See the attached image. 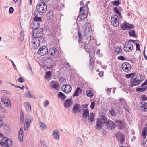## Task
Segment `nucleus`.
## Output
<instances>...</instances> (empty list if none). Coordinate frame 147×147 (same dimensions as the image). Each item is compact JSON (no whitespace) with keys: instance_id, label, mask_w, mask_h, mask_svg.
I'll list each match as a JSON object with an SVG mask.
<instances>
[{"instance_id":"1","label":"nucleus","mask_w":147,"mask_h":147,"mask_svg":"<svg viewBox=\"0 0 147 147\" xmlns=\"http://www.w3.org/2000/svg\"><path fill=\"white\" fill-rule=\"evenodd\" d=\"M43 28H39L35 29L33 32L32 35L34 38L32 40V46L34 49H37L40 43L44 42L45 38L43 36Z\"/></svg>"},{"instance_id":"2","label":"nucleus","mask_w":147,"mask_h":147,"mask_svg":"<svg viewBox=\"0 0 147 147\" xmlns=\"http://www.w3.org/2000/svg\"><path fill=\"white\" fill-rule=\"evenodd\" d=\"M90 3V1H87L86 2V4L84 7H83V11L82 13L81 14V13H80L77 17V19H78V18H79V20H80V21L82 22V21H84L86 20V22L85 23H84V27L86 29H87L88 26V24H89V22H88V20H87V16L88 14H87L86 16L84 18V19H82V16H84L85 14L84 11H88L89 10V8L88 6V5Z\"/></svg>"},{"instance_id":"3","label":"nucleus","mask_w":147,"mask_h":147,"mask_svg":"<svg viewBox=\"0 0 147 147\" xmlns=\"http://www.w3.org/2000/svg\"><path fill=\"white\" fill-rule=\"evenodd\" d=\"M44 62V64L48 69H50L55 67V61L53 59H51L50 57L46 58Z\"/></svg>"},{"instance_id":"4","label":"nucleus","mask_w":147,"mask_h":147,"mask_svg":"<svg viewBox=\"0 0 147 147\" xmlns=\"http://www.w3.org/2000/svg\"><path fill=\"white\" fill-rule=\"evenodd\" d=\"M47 6L45 3H39L37 5L36 9L37 11L40 13H45L47 9Z\"/></svg>"},{"instance_id":"5","label":"nucleus","mask_w":147,"mask_h":147,"mask_svg":"<svg viewBox=\"0 0 147 147\" xmlns=\"http://www.w3.org/2000/svg\"><path fill=\"white\" fill-rule=\"evenodd\" d=\"M110 114L111 116H118L120 115V110L117 107H112L109 111Z\"/></svg>"},{"instance_id":"6","label":"nucleus","mask_w":147,"mask_h":147,"mask_svg":"<svg viewBox=\"0 0 147 147\" xmlns=\"http://www.w3.org/2000/svg\"><path fill=\"white\" fill-rule=\"evenodd\" d=\"M116 126L119 129H123L125 127V123L124 121L122 120L116 119L114 121Z\"/></svg>"},{"instance_id":"7","label":"nucleus","mask_w":147,"mask_h":147,"mask_svg":"<svg viewBox=\"0 0 147 147\" xmlns=\"http://www.w3.org/2000/svg\"><path fill=\"white\" fill-rule=\"evenodd\" d=\"M122 69L125 72H129L131 68V67L130 64L127 62L123 63L122 65Z\"/></svg>"},{"instance_id":"8","label":"nucleus","mask_w":147,"mask_h":147,"mask_svg":"<svg viewBox=\"0 0 147 147\" xmlns=\"http://www.w3.org/2000/svg\"><path fill=\"white\" fill-rule=\"evenodd\" d=\"M48 49L47 47L45 46H42L40 47L38 50L39 54L42 56L45 55L48 53Z\"/></svg>"},{"instance_id":"9","label":"nucleus","mask_w":147,"mask_h":147,"mask_svg":"<svg viewBox=\"0 0 147 147\" xmlns=\"http://www.w3.org/2000/svg\"><path fill=\"white\" fill-rule=\"evenodd\" d=\"M130 83L131 85L130 87H133V86H136L139 85L141 83L140 80L136 77L131 78L130 79Z\"/></svg>"},{"instance_id":"10","label":"nucleus","mask_w":147,"mask_h":147,"mask_svg":"<svg viewBox=\"0 0 147 147\" xmlns=\"http://www.w3.org/2000/svg\"><path fill=\"white\" fill-rule=\"evenodd\" d=\"M124 50L126 52H129L133 48L132 43L129 41L126 42L124 45Z\"/></svg>"},{"instance_id":"11","label":"nucleus","mask_w":147,"mask_h":147,"mask_svg":"<svg viewBox=\"0 0 147 147\" xmlns=\"http://www.w3.org/2000/svg\"><path fill=\"white\" fill-rule=\"evenodd\" d=\"M57 52V50L55 47H53L48 51L47 55L49 56H54Z\"/></svg>"},{"instance_id":"12","label":"nucleus","mask_w":147,"mask_h":147,"mask_svg":"<svg viewBox=\"0 0 147 147\" xmlns=\"http://www.w3.org/2000/svg\"><path fill=\"white\" fill-rule=\"evenodd\" d=\"M106 124L107 128L109 129H114L116 127L115 123L110 120H108Z\"/></svg>"},{"instance_id":"13","label":"nucleus","mask_w":147,"mask_h":147,"mask_svg":"<svg viewBox=\"0 0 147 147\" xmlns=\"http://www.w3.org/2000/svg\"><path fill=\"white\" fill-rule=\"evenodd\" d=\"M1 99V101L4 103L5 106L8 107L10 106L11 101L9 100V99L8 98L6 97H2Z\"/></svg>"},{"instance_id":"14","label":"nucleus","mask_w":147,"mask_h":147,"mask_svg":"<svg viewBox=\"0 0 147 147\" xmlns=\"http://www.w3.org/2000/svg\"><path fill=\"white\" fill-rule=\"evenodd\" d=\"M80 106V105L79 104H74L73 105V108L72 109L73 111L76 113L81 111L82 110L79 108Z\"/></svg>"},{"instance_id":"15","label":"nucleus","mask_w":147,"mask_h":147,"mask_svg":"<svg viewBox=\"0 0 147 147\" xmlns=\"http://www.w3.org/2000/svg\"><path fill=\"white\" fill-rule=\"evenodd\" d=\"M116 136L117 137L119 136V137L118 138V140L121 144H123L124 142L125 138L124 135L122 133L119 132L116 134Z\"/></svg>"},{"instance_id":"16","label":"nucleus","mask_w":147,"mask_h":147,"mask_svg":"<svg viewBox=\"0 0 147 147\" xmlns=\"http://www.w3.org/2000/svg\"><path fill=\"white\" fill-rule=\"evenodd\" d=\"M73 104V100L71 99H66L64 103V106L65 108L71 107Z\"/></svg>"},{"instance_id":"17","label":"nucleus","mask_w":147,"mask_h":147,"mask_svg":"<svg viewBox=\"0 0 147 147\" xmlns=\"http://www.w3.org/2000/svg\"><path fill=\"white\" fill-rule=\"evenodd\" d=\"M119 19L118 18H114V17H112L111 19V24L115 27H117L119 25Z\"/></svg>"},{"instance_id":"18","label":"nucleus","mask_w":147,"mask_h":147,"mask_svg":"<svg viewBox=\"0 0 147 147\" xmlns=\"http://www.w3.org/2000/svg\"><path fill=\"white\" fill-rule=\"evenodd\" d=\"M51 86L56 90H58L59 87V84L56 81H51L50 83Z\"/></svg>"},{"instance_id":"19","label":"nucleus","mask_w":147,"mask_h":147,"mask_svg":"<svg viewBox=\"0 0 147 147\" xmlns=\"http://www.w3.org/2000/svg\"><path fill=\"white\" fill-rule=\"evenodd\" d=\"M65 88H64V90H62L65 93L68 94L70 93L72 89L71 86L68 84H65Z\"/></svg>"},{"instance_id":"20","label":"nucleus","mask_w":147,"mask_h":147,"mask_svg":"<svg viewBox=\"0 0 147 147\" xmlns=\"http://www.w3.org/2000/svg\"><path fill=\"white\" fill-rule=\"evenodd\" d=\"M84 47L86 51L90 55L92 52L94 48L93 46L92 45L84 46Z\"/></svg>"},{"instance_id":"21","label":"nucleus","mask_w":147,"mask_h":147,"mask_svg":"<svg viewBox=\"0 0 147 147\" xmlns=\"http://www.w3.org/2000/svg\"><path fill=\"white\" fill-rule=\"evenodd\" d=\"M39 24H40L38 22L33 21L30 27L32 29L34 30L35 29L39 28L38 27L39 26Z\"/></svg>"},{"instance_id":"22","label":"nucleus","mask_w":147,"mask_h":147,"mask_svg":"<svg viewBox=\"0 0 147 147\" xmlns=\"http://www.w3.org/2000/svg\"><path fill=\"white\" fill-rule=\"evenodd\" d=\"M59 132L57 130H55L53 133V136L56 140H58L59 138Z\"/></svg>"},{"instance_id":"23","label":"nucleus","mask_w":147,"mask_h":147,"mask_svg":"<svg viewBox=\"0 0 147 147\" xmlns=\"http://www.w3.org/2000/svg\"><path fill=\"white\" fill-rule=\"evenodd\" d=\"M97 120L101 121L103 124H106L108 121L107 120V119L105 116L103 115H101L99 119H97Z\"/></svg>"},{"instance_id":"24","label":"nucleus","mask_w":147,"mask_h":147,"mask_svg":"<svg viewBox=\"0 0 147 147\" xmlns=\"http://www.w3.org/2000/svg\"><path fill=\"white\" fill-rule=\"evenodd\" d=\"M82 117L86 119L89 116V110L88 109H84L83 111Z\"/></svg>"},{"instance_id":"25","label":"nucleus","mask_w":147,"mask_h":147,"mask_svg":"<svg viewBox=\"0 0 147 147\" xmlns=\"http://www.w3.org/2000/svg\"><path fill=\"white\" fill-rule=\"evenodd\" d=\"M103 123L101 122L100 121L97 120L96 125V128L97 129H100L103 127Z\"/></svg>"},{"instance_id":"26","label":"nucleus","mask_w":147,"mask_h":147,"mask_svg":"<svg viewBox=\"0 0 147 147\" xmlns=\"http://www.w3.org/2000/svg\"><path fill=\"white\" fill-rule=\"evenodd\" d=\"M127 23L125 22V23L121 24L120 25V27L121 29L124 30H129V26Z\"/></svg>"},{"instance_id":"27","label":"nucleus","mask_w":147,"mask_h":147,"mask_svg":"<svg viewBox=\"0 0 147 147\" xmlns=\"http://www.w3.org/2000/svg\"><path fill=\"white\" fill-rule=\"evenodd\" d=\"M82 92V90L80 88L77 87L75 91L74 96H79V93L81 92Z\"/></svg>"},{"instance_id":"28","label":"nucleus","mask_w":147,"mask_h":147,"mask_svg":"<svg viewBox=\"0 0 147 147\" xmlns=\"http://www.w3.org/2000/svg\"><path fill=\"white\" fill-rule=\"evenodd\" d=\"M47 19L49 20H52L54 17L53 12L50 11L47 14Z\"/></svg>"},{"instance_id":"29","label":"nucleus","mask_w":147,"mask_h":147,"mask_svg":"<svg viewBox=\"0 0 147 147\" xmlns=\"http://www.w3.org/2000/svg\"><path fill=\"white\" fill-rule=\"evenodd\" d=\"M25 96L27 98L30 97L33 98L34 99L36 98L33 95H32L29 91H27L26 92L25 94Z\"/></svg>"},{"instance_id":"30","label":"nucleus","mask_w":147,"mask_h":147,"mask_svg":"<svg viewBox=\"0 0 147 147\" xmlns=\"http://www.w3.org/2000/svg\"><path fill=\"white\" fill-rule=\"evenodd\" d=\"M35 12L34 13V15L35 17L34 18V22H38V21H42V18L41 17H38V16L37 15H36V13L35 14Z\"/></svg>"},{"instance_id":"31","label":"nucleus","mask_w":147,"mask_h":147,"mask_svg":"<svg viewBox=\"0 0 147 147\" xmlns=\"http://www.w3.org/2000/svg\"><path fill=\"white\" fill-rule=\"evenodd\" d=\"M12 140L10 138H9L8 141L5 143V147H9L11 146L13 144Z\"/></svg>"},{"instance_id":"32","label":"nucleus","mask_w":147,"mask_h":147,"mask_svg":"<svg viewBox=\"0 0 147 147\" xmlns=\"http://www.w3.org/2000/svg\"><path fill=\"white\" fill-rule=\"evenodd\" d=\"M86 94L87 96L89 97L90 98H92L93 96L92 92L90 90L86 91Z\"/></svg>"},{"instance_id":"33","label":"nucleus","mask_w":147,"mask_h":147,"mask_svg":"<svg viewBox=\"0 0 147 147\" xmlns=\"http://www.w3.org/2000/svg\"><path fill=\"white\" fill-rule=\"evenodd\" d=\"M58 97L61 99H63V100H65L66 99V96L62 92H59L58 94Z\"/></svg>"},{"instance_id":"34","label":"nucleus","mask_w":147,"mask_h":147,"mask_svg":"<svg viewBox=\"0 0 147 147\" xmlns=\"http://www.w3.org/2000/svg\"><path fill=\"white\" fill-rule=\"evenodd\" d=\"M115 51L118 54H121L122 52L121 49L118 47H116L115 49Z\"/></svg>"},{"instance_id":"35","label":"nucleus","mask_w":147,"mask_h":147,"mask_svg":"<svg viewBox=\"0 0 147 147\" xmlns=\"http://www.w3.org/2000/svg\"><path fill=\"white\" fill-rule=\"evenodd\" d=\"M26 122H28L29 123L32 121L33 118L30 115H28L26 117Z\"/></svg>"},{"instance_id":"36","label":"nucleus","mask_w":147,"mask_h":147,"mask_svg":"<svg viewBox=\"0 0 147 147\" xmlns=\"http://www.w3.org/2000/svg\"><path fill=\"white\" fill-rule=\"evenodd\" d=\"M26 105H25V107L27 111H30L31 110V106L29 102H26Z\"/></svg>"},{"instance_id":"37","label":"nucleus","mask_w":147,"mask_h":147,"mask_svg":"<svg viewBox=\"0 0 147 147\" xmlns=\"http://www.w3.org/2000/svg\"><path fill=\"white\" fill-rule=\"evenodd\" d=\"M128 33L131 36L133 37H135L136 36L135 32L134 30H130L129 32Z\"/></svg>"},{"instance_id":"38","label":"nucleus","mask_w":147,"mask_h":147,"mask_svg":"<svg viewBox=\"0 0 147 147\" xmlns=\"http://www.w3.org/2000/svg\"><path fill=\"white\" fill-rule=\"evenodd\" d=\"M135 76V73H132L129 74H127L125 75L126 77L127 78H133Z\"/></svg>"},{"instance_id":"39","label":"nucleus","mask_w":147,"mask_h":147,"mask_svg":"<svg viewBox=\"0 0 147 147\" xmlns=\"http://www.w3.org/2000/svg\"><path fill=\"white\" fill-rule=\"evenodd\" d=\"M30 126V123L28 122H25L24 125V129L25 131H27L28 129Z\"/></svg>"},{"instance_id":"40","label":"nucleus","mask_w":147,"mask_h":147,"mask_svg":"<svg viewBox=\"0 0 147 147\" xmlns=\"http://www.w3.org/2000/svg\"><path fill=\"white\" fill-rule=\"evenodd\" d=\"M23 132L19 133L18 134L19 140L21 142H22L23 138Z\"/></svg>"},{"instance_id":"41","label":"nucleus","mask_w":147,"mask_h":147,"mask_svg":"<svg viewBox=\"0 0 147 147\" xmlns=\"http://www.w3.org/2000/svg\"><path fill=\"white\" fill-rule=\"evenodd\" d=\"M120 3V2L119 0H115L112 2V4L114 6H119Z\"/></svg>"},{"instance_id":"42","label":"nucleus","mask_w":147,"mask_h":147,"mask_svg":"<svg viewBox=\"0 0 147 147\" xmlns=\"http://www.w3.org/2000/svg\"><path fill=\"white\" fill-rule=\"evenodd\" d=\"M24 32L23 31H21L20 32V40L21 41H23L24 39Z\"/></svg>"},{"instance_id":"43","label":"nucleus","mask_w":147,"mask_h":147,"mask_svg":"<svg viewBox=\"0 0 147 147\" xmlns=\"http://www.w3.org/2000/svg\"><path fill=\"white\" fill-rule=\"evenodd\" d=\"M91 116L89 117L88 120L91 122H92L94 121V115L93 113H90Z\"/></svg>"},{"instance_id":"44","label":"nucleus","mask_w":147,"mask_h":147,"mask_svg":"<svg viewBox=\"0 0 147 147\" xmlns=\"http://www.w3.org/2000/svg\"><path fill=\"white\" fill-rule=\"evenodd\" d=\"M143 109V111L145 112L147 111V102L144 103L142 107Z\"/></svg>"},{"instance_id":"45","label":"nucleus","mask_w":147,"mask_h":147,"mask_svg":"<svg viewBox=\"0 0 147 147\" xmlns=\"http://www.w3.org/2000/svg\"><path fill=\"white\" fill-rule=\"evenodd\" d=\"M52 75V72L51 71H48L46 73L45 78H49Z\"/></svg>"},{"instance_id":"46","label":"nucleus","mask_w":147,"mask_h":147,"mask_svg":"<svg viewBox=\"0 0 147 147\" xmlns=\"http://www.w3.org/2000/svg\"><path fill=\"white\" fill-rule=\"evenodd\" d=\"M142 136L143 138L145 139L146 136L147 131H146L145 129H143L142 131Z\"/></svg>"},{"instance_id":"47","label":"nucleus","mask_w":147,"mask_h":147,"mask_svg":"<svg viewBox=\"0 0 147 147\" xmlns=\"http://www.w3.org/2000/svg\"><path fill=\"white\" fill-rule=\"evenodd\" d=\"M77 144H79L80 145H82V142L81 138L80 137H78L77 139Z\"/></svg>"},{"instance_id":"48","label":"nucleus","mask_w":147,"mask_h":147,"mask_svg":"<svg viewBox=\"0 0 147 147\" xmlns=\"http://www.w3.org/2000/svg\"><path fill=\"white\" fill-rule=\"evenodd\" d=\"M1 92L2 93L7 94L9 95H11V93L10 91H7L6 90H2Z\"/></svg>"},{"instance_id":"49","label":"nucleus","mask_w":147,"mask_h":147,"mask_svg":"<svg viewBox=\"0 0 147 147\" xmlns=\"http://www.w3.org/2000/svg\"><path fill=\"white\" fill-rule=\"evenodd\" d=\"M78 33L79 39H82V33L80 32V31L79 30H78Z\"/></svg>"},{"instance_id":"50","label":"nucleus","mask_w":147,"mask_h":147,"mask_svg":"<svg viewBox=\"0 0 147 147\" xmlns=\"http://www.w3.org/2000/svg\"><path fill=\"white\" fill-rule=\"evenodd\" d=\"M14 11V9L12 7H11L9 9V12L10 14H11L13 13Z\"/></svg>"},{"instance_id":"51","label":"nucleus","mask_w":147,"mask_h":147,"mask_svg":"<svg viewBox=\"0 0 147 147\" xmlns=\"http://www.w3.org/2000/svg\"><path fill=\"white\" fill-rule=\"evenodd\" d=\"M3 140H2V141L5 142H6V143L9 140V138H8L6 136H3Z\"/></svg>"},{"instance_id":"52","label":"nucleus","mask_w":147,"mask_h":147,"mask_svg":"<svg viewBox=\"0 0 147 147\" xmlns=\"http://www.w3.org/2000/svg\"><path fill=\"white\" fill-rule=\"evenodd\" d=\"M17 81L18 82H20V83H22L24 81V79L22 77H20L18 78L17 79Z\"/></svg>"},{"instance_id":"53","label":"nucleus","mask_w":147,"mask_h":147,"mask_svg":"<svg viewBox=\"0 0 147 147\" xmlns=\"http://www.w3.org/2000/svg\"><path fill=\"white\" fill-rule=\"evenodd\" d=\"M95 106V103L94 101L91 102V105L90 107H91L92 109H93L94 108V106Z\"/></svg>"},{"instance_id":"54","label":"nucleus","mask_w":147,"mask_h":147,"mask_svg":"<svg viewBox=\"0 0 147 147\" xmlns=\"http://www.w3.org/2000/svg\"><path fill=\"white\" fill-rule=\"evenodd\" d=\"M118 59L119 60L123 61L125 60V58L123 56H120L118 57Z\"/></svg>"},{"instance_id":"55","label":"nucleus","mask_w":147,"mask_h":147,"mask_svg":"<svg viewBox=\"0 0 147 147\" xmlns=\"http://www.w3.org/2000/svg\"><path fill=\"white\" fill-rule=\"evenodd\" d=\"M142 100L143 101L147 100V97L145 95H142Z\"/></svg>"},{"instance_id":"56","label":"nucleus","mask_w":147,"mask_h":147,"mask_svg":"<svg viewBox=\"0 0 147 147\" xmlns=\"http://www.w3.org/2000/svg\"><path fill=\"white\" fill-rule=\"evenodd\" d=\"M46 124L42 122L40 123V127H42L43 128H46Z\"/></svg>"},{"instance_id":"57","label":"nucleus","mask_w":147,"mask_h":147,"mask_svg":"<svg viewBox=\"0 0 147 147\" xmlns=\"http://www.w3.org/2000/svg\"><path fill=\"white\" fill-rule=\"evenodd\" d=\"M136 50L140 51V44L138 43H136Z\"/></svg>"},{"instance_id":"58","label":"nucleus","mask_w":147,"mask_h":147,"mask_svg":"<svg viewBox=\"0 0 147 147\" xmlns=\"http://www.w3.org/2000/svg\"><path fill=\"white\" fill-rule=\"evenodd\" d=\"M114 11L117 14L119 13V9L116 7H114Z\"/></svg>"},{"instance_id":"59","label":"nucleus","mask_w":147,"mask_h":147,"mask_svg":"<svg viewBox=\"0 0 147 147\" xmlns=\"http://www.w3.org/2000/svg\"><path fill=\"white\" fill-rule=\"evenodd\" d=\"M40 142L41 145L43 147H46V145L45 144V142L44 141L42 140H41L40 141Z\"/></svg>"},{"instance_id":"60","label":"nucleus","mask_w":147,"mask_h":147,"mask_svg":"<svg viewBox=\"0 0 147 147\" xmlns=\"http://www.w3.org/2000/svg\"><path fill=\"white\" fill-rule=\"evenodd\" d=\"M49 100H46L44 102V105L45 107H46L49 104Z\"/></svg>"},{"instance_id":"61","label":"nucleus","mask_w":147,"mask_h":147,"mask_svg":"<svg viewBox=\"0 0 147 147\" xmlns=\"http://www.w3.org/2000/svg\"><path fill=\"white\" fill-rule=\"evenodd\" d=\"M95 63H96L98 65H100L101 67L102 66V63L100 61H94Z\"/></svg>"},{"instance_id":"62","label":"nucleus","mask_w":147,"mask_h":147,"mask_svg":"<svg viewBox=\"0 0 147 147\" xmlns=\"http://www.w3.org/2000/svg\"><path fill=\"white\" fill-rule=\"evenodd\" d=\"M5 142H3L2 141H0V144L4 147H5Z\"/></svg>"},{"instance_id":"63","label":"nucleus","mask_w":147,"mask_h":147,"mask_svg":"<svg viewBox=\"0 0 147 147\" xmlns=\"http://www.w3.org/2000/svg\"><path fill=\"white\" fill-rule=\"evenodd\" d=\"M142 88L140 87V86H138L136 89V91L137 92L140 91L141 92Z\"/></svg>"},{"instance_id":"64","label":"nucleus","mask_w":147,"mask_h":147,"mask_svg":"<svg viewBox=\"0 0 147 147\" xmlns=\"http://www.w3.org/2000/svg\"><path fill=\"white\" fill-rule=\"evenodd\" d=\"M89 63L91 65H92L95 63L94 61H93L92 59H90L89 61Z\"/></svg>"}]
</instances>
